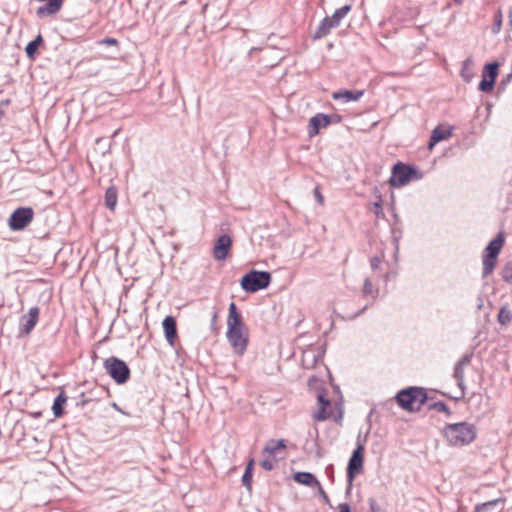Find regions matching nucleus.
Returning a JSON list of instances; mask_svg holds the SVG:
<instances>
[{"instance_id":"obj_33","label":"nucleus","mask_w":512,"mask_h":512,"mask_svg":"<svg viewBox=\"0 0 512 512\" xmlns=\"http://www.w3.org/2000/svg\"><path fill=\"white\" fill-rule=\"evenodd\" d=\"M362 295L364 297H366L368 295H372L373 299H375L377 297V295H378V290L374 291L372 282H371V280L369 278H366L364 280L363 288H362Z\"/></svg>"},{"instance_id":"obj_27","label":"nucleus","mask_w":512,"mask_h":512,"mask_svg":"<svg viewBox=\"0 0 512 512\" xmlns=\"http://www.w3.org/2000/svg\"><path fill=\"white\" fill-rule=\"evenodd\" d=\"M351 5H344L343 7L336 9L331 17H329L335 27H338L342 19L351 11Z\"/></svg>"},{"instance_id":"obj_25","label":"nucleus","mask_w":512,"mask_h":512,"mask_svg":"<svg viewBox=\"0 0 512 512\" xmlns=\"http://www.w3.org/2000/svg\"><path fill=\"white\" fill-rule=\"evenodd\" d=\"M286 448V443H285V440L283 439H280V440H274V439H271L269 440L264 449H263V454H269V455H273L275 454L278 450L280 449H285Z\"/></svg>"},{"instance_id":"obj_7","label":"nucleus","mask_w":512,"mask_h":512,"mask_svg":"<svg viewBox=\"0 0 512 512\" xmlns=\"http://www.w3.org/2000/svg\"><path fill=\"white\" fill-rule=\"evenodd\" d=\"M364 449V444L358 440L356 448L353 450L346 468V476L350 485L352 484L355 476L360 474L363 470Z\"/></svg>"},{"instance_id":"obj_23","label":"nucleus","mask_w":512,"mask_h":512,"mask_svg":"<svg viewBox=\"0 0 512 512\" xmlns=\"http://www.w3.org/2000/svg\"><path fill=\"white\" fill-rule=\"evenodd\" d=\"M464 366L455 364L453 377L457 381L458 387L461 389L460 396L456 397L455 400H459L465 395V384H464Z\"/></svg>"},{"instance_id":"obj_32","label":"nucleus","mask_w":512,"mask_h":512,"mask_svg":"<svg viewBox=\"0 0 512 512\" xmlns=\"http://www.w3.org/2000/svg\"><path fill=\"white\" fill-rule=\"evenodd\" d=\"M428 409L436 410L438 412H443V413H446L447 415H451V413H452L450 408L443 401H436V402L430 403L428 405Z\"/></svg>"},{"instance_id":"obj_38","label":"nucleus","mask_w":512,"mask_h":512,"mask_svg":"<svg viewBox=\"0 0 512 512\" xmlns=\"http://www.w3.org/2000/svg\"><path fill=\"white\" fill-rule=\"evenodd\" d=\"M471 358L472 354H465L456 364L466 367L471 362Z\"/></svg>"},{"instance_id":"obj_43","label":"nucleus","mask_w":512,"mask_h":512,"mask_svg":"<svg viewBox=\"0 0 512 512\" xmlns=\"http://www.w3.org/2000/svg\"><path fill=\"white\" fill-rule=\"evenodd\" d=\"M101 43L106 45H118V41L115 38H104Z\"/></svg>"},{"instance_id":"obj_37","label":"nucleus","mask_w":512,"mask_h":512,"mask_svg":"<svg viewBox=\"0 0 512 512\" xmlns=\"http://www.w3.org/2000/svg\"><path fill=\"white\" fill-rule=\"evenodd\" d=\"M261 467L266 471H271L274 468V463L270 459H264L260 463Z\"/></svg>"},{"instance_id":"obj_41","label":"nucleus","mask_w":512,"mask_h":512,"mask_svg":"<svg viewBox=\"0 0 512 512\" xmlns=\"http://www.w3.org/2000/svg\"><path fill=\"white\" fill-rule=\"evenodd\" d=\"M380 263H381V259L379 257H373L370 261L372 270L378 269Z\"/></svg>"},{"instance_id":"obj_46","label":"nucleus","mask_w":512,"mask_h":512,"mask_svg":"<svg viewBox=\"0 0 512 512\" xmlns=\"http://www.w3.org/2000/svg\"><path fill=\"white\" fill-rule=\"evenodd\" d=\"M512 79V72H510L508 75H506L502 81H501V85H505L507 83H509Z\"/></svg>"},{"instance_id":"obj_11","label":"nucleus","mask_w":512,"mask_h":512,"mask_svg":"<svg viewBox=\"0 0 512 512\" xmlns=\"http://www.w3.org/2000/svg\"><path fill=\"white\" fill-rule=\"evenodd\" d=\"M232 246V239L229 235L223 234L217 239L214 248L213 256L216 260H225Z\"/></svg>"},{"instance_id":"obj_10","label":"nucleus","mask_w":512,"mask_h":512,"mask_svg":"<svg viewBox=\"0 0 512 512\" xmlns=\"http://www.w3.org/2000/svg\"><path fill=\"white\" fill-rule=\"evenodd\" d=\"M228 311L227 332L244 330L245 324L235 302L229 304Z\"/></svg>"},{"instance_id":"obj_6","label":"nucleus","mask_w":512,"mask_h":512,"mask_svg":"<svg viewBox=\"0 0 512 512\" xmlns=\"http://www.w3.org/2000/svg\"><path fill=\"white\" fill-rule=\"evenodd\" d=\"M34 218V210L31 207H18L8 219L9 228L12 231H21L25 229Z\"/></svg>"},{"instance_id":"obj_16","label":"nucleus","mask_w":512,"mask_h":512,"mask_svg":"<svg viewBox=\"0 0 512 512\" xmlns=\"http://www.w3.org/2000/svg\"><path fill=\"white\" fill-rule=\"evenodd\" d=\"M452 134L451 128H443L441 126H437L431 134L428 149H433V147L439 143L440 141L448 139Z\"/></svg>"},{"instance_id":"obj_30","label":"nucleus","mask_w":512,"mask_h":512,"mask_svg":"<svg viewBox=\"0 0 512 512\" xmlns=\"http://www.w3.org/2000/svg\"><path fill=\"white\" fill-rule=\"evenodd\" d=\"M497 320L503 326H505L511 322L512 312L508 308V306L505 305L500 308L498 316H497Z\"/></svg>"},{"instance_id":"obj_29","label":"nucleus","mask_w":512,"mask_h":512,"mask_svg":"<svg viewBox=\"0 0 512 512\" xmlns=\"http://www.w3.org/2000/svg\"><path fill=\"white\" fill-rule=\"evenodd\" d=\"M497 264V258H490V256L484 255L483 256V272L482 276L483 278H486L489 276Z\"/></svg>"},{"instance_id":"obj_26","label":"nucleus","mask_w":512,"mask_h":512,"mask_svg":"<svg viewBox=\"0 0 512 512\" xmlns=\"http://www.w3.org/2000/svg\"><path fill=\"white\" fill-rule=\"evenodd\" d=\"M43 42V38L41 36V34H38L36 36V38L32 41H30L26 48H25V52H26V55L28 58L30 59H34L37 52H38V49H39V46L42 44Z\"/></svg>"},{"instance_id":"obj_42","label":"nucleus","mask_w":512,"mask_h":512,"mask_svg":"<svg viewBox=\"0 0 512 512\" xmlns=\"http://www.w3.org/2000/svg\"><path fill=\"white\" fill-rule=\"evenodd\" d=\"M88 403V400L85 398L84 393H81L79 396V401H77V406L83 408Z\"/></svg>"},{"instance_id":"obj_21","label":"nucleus","mask_w":512,"mask_h":512,"mask_svg":"<svg viewBox=\"0 0 512 512\" xmlns=\"http://www.w3.org/2000/svg\"><path fill=\"white\" fill-rule=\"evenodd\" d=\"M332 28H336L335 25L332 23L329 17H325L322 19L317 30L315 31L313 39L317 40L326 37Z\"/></svg>"},{"instance_id":"obj_40","label":"nucleus","mask_w":512,"mask_h":512,"mask_svg":"<svg viewBox=\"0 0 512 512\" xmlns=\"http://www.w3.org/2000/svg\"><path fill=\"white\" fill-rule=\"evenodd\" d=\"M316 487L318 488V492H319V495L321 496V498L326 502V503H329V497L327 495V493L324 491V489L322 488L321 484L319 483V485H316Z\"/></svg>"},{"instance_id":"obj_8","label":"nucleus","mask_w":512,"mask_h":512,"mask_svg":"<svg viewBox=\"0 0 512 512\" xmlns=\"http://www.w3.org/2000/svg\"><path fill=\"white\" fill-rule=\"evenodd\" d=\"M499 64L498 62H490L484 66L482 80L479 83L478 89L481 92L489 93L494 89L495 81L498 76Z\"/></svg>"},{"instance_id":"obj_18","label":"nucleus","mask_w":512,"mask_h":512,"mask_svg":"<svg viewBox=\"0 0 512 512\" xmlns=\"http://www.w3.org/2000/svg\"><path fill=\"white\" fill-rule=\"evenodd\" d=\"M364 94L363 90H340L334 92L332 97L334 100H344V102L358 101Z\"/></svg>"},{"instance_id":"obj_20","label":"nucleus","mask_w":512,"mask_h":512,"mask_svg":"<svg viewBox=\"0 0 512 512\" xmlns=\"http://www.w3.org/2000/svg\"><path fill=\"white\" fill-rule=\"evenodd\" d=\"M68 397L66 396L64 390H61L60 393L54 399L52 405V411L55 418H60L64 414V407L67 402Z\"/></svg>"},{"instance_id":"obj_48","label":"nucleus","mask_w":512,"mask_h":512,"mask_svg":"<svg viewBox=\"0 0 512 512\" xmlns=\"http://www.w3.org/2000/svg\"><path fill=\"white\" fill-rule=\"evenodd\" d=\"M216 319H217V312H216V311H214V312H213V315H212V319H211V323H212V325L215 323Z\"/></svg>"},{"instance_id":"obj_47","label":"nucleus","mask_w":512,"mask_h":512,"mask_svg":"<svg viewBox=\"0 0 512 512\" xmlns=\"http://www.w3.org/2000/svg\"><path fill=\"white\" fill-rule=\"evenodd\" d=\"M502 20L501 15H499V19L496 21L494 31L498 32L501 28Z\"/></svg>"},{"instance_id":"obj_4","label":"nucleus","mask_w":512,"mask_h":512,"mask_svg":"<svg viewBox=\"0 0 512 512\" xmlns=\"http://www.w3.org/2000/svg\"><path fill=\"white\" fill-rule=\"evenodd\" d=\"M421 177V173L415 166L398 162L392 168L389 183L392 187H401L408 184L411 180L420 179Z\"/></svg>"},{"instance_id":"obj_2","label":"nucleus","mask_w":512,"mask_h":512,"mask_svg":"<svg viewBox=\"0 0 512 512\" xmlns=\"http://www.w3.org/2000/svg\"><path fill=\"white\" fill-rule=\"evenodd\" d=\"M427 399V393L419 387H408L399 391L396 395L398 405L409 412L420 411Z\"/></svg>"},{"instance_id":"obj_14","label":"nucleus","mask_w":512,"mask_h":512,"mask_svg":"<svg viewBox=\"0 0 512 512\" xmlns=\"http://www.w3.org/2000/svg\"><path fill=\"white\" fill-rule=\"evenodd\" d=\"M166 341L173 346L177 338V323L173 316H166L162 322Z\"/></svg>"},{"instance_id":"obj_34","label":"nucleus","mask_w":512,"mask_h":512,"mask_svg":"<svg viewBox=\"0 0 512 512\" xmlns=\"http://www.w3.org/2000/svg\"><path fill=\"white\" fill-rule=\"evenodd\" d=\"M503 281L512 285V263L506 264L501 270Z\"/></svg>"},{"instance_id":"obj_19","label":"nucleus","mask_w":512,"mask_h":512,"mask_svg":"<svg viewBox=\"0 0 512 512\" xmlns=\"http://www.w3.org/2000/svg\"><path fill=\"white\" fill-rule=\"evenodd\" d=\"M504 506V501L502 499H494L491 501H487L482 504H478L475 507L474 512H501Z\"/></svg>"},{"instance_id":"obj_44","label":"nucleus","mask_w":512,"mask_h":512,"mask_svg":"<svg viewBox=\"0 0 512 512\" xmlns=\"http://www.w3.org/2000/svg\"><path fill=\"white\" fill-rule=\"evenodd\" d=\"M339 512H351V507L348 503H342L339 505Z\"/></svg>"},{"instance_id":"obj_28","label":"nucleus","mask_w":512,"mask_h":512,"mask_svg":"<svg viewBox=\"0 0 512 512\" xmlns=\"http://www.w3.org/2000/svg\"><path fill=\"white\" fill-rule=\"evenodd\" d=\"M473 61L471 58H467L462 63L461 76L466 82H470L474 76L472 71Z\"/></svg>"},{"instance_id":"obj_22","label":"nucleus","mask_w":512,"mask_h":512,"mask_svg":"<svg viewBox=\"0 0 512 512\" xmlns=\"http://www.w3.org/2000/svg\"><path fill=\"white\" fill-rule=\"evenodd\" d=\"M294 480L297 483L303 484L308 487H316L319 485L317 478L310 472H297L294 474Z\"/></svg>"},{"instance_id":"obj_50","label":"nucleus","mask_w":512,"mask_h":512,"mask_svg":"<svg viewBox=\"0 0 512 512\" xmlns=\"http://www.w3.org/2000/svg\"><path fill=\"white\" fill-rule=\"evenodd\" d=\"M367 307H368V305H365V306L363 307V309H362V310H361L357 315H360L363 311H365V310L367 309Z\"/></svg>"},{"instance_id":"obj_17","label":"nucleus","mask_w":512,"mask_h":512,"mask_svg":"<svg viewBox=\"0 0 512 512\" xmlns=\"http://www.w3.org/2000/svg\"><path fill=\"white\" fill-rule=\"evenodd\" d=\"M504 241L505 239L503 234L499 233L492 241L489 242L485 248L484 255L490 256V258H497L504 244Z\"/></svg>"},{"instance_id":"obj_1","label":"nucleus","mask_w":512,"mask_h":512,"mask_svg":"<svg viewBox=\"0 0 512 512\" xmlns=\"http://www.w3.org/2000/svg\"><path fill=\"white\" fill-rule=\"evenodd\" d=\"M441 433L448 445L463 447L469 445L476 439L477 428L474 424L463 421L446 424Z\"/></svg>"},{"instance_id":"obj_9","label":"nucleus","mask_w":512,"mask_h":512,"mask_svg":"<svg viewBox=\"0 0 512 512\" xmlns=\"http://www.w3.org/2000/svg\"><path fill=\"white\" fill-rule=\"evenodd\" d=\"M226 337L236 354L243 355L245 353L249 339L244 334V330L226 332Z\"/></svg>"},{"instance_id":"obj_24","label":"nucleus","mask_w":512,"mask_h":512,"mask_svg":"<svg viewBox=\"0 0 512 512\" xmlns=\"http://www.w3.org/2000/svg\"><path fill=\"white\" fill-rule=\"evenodd\" d=\"M118 192L115 186H110L105 192V206L114 211L117 205Z\"/></svg>"},{"instance_id":"obj_12","label":"nucleus","mask_w":512,"mask_h":512,"mask_svg":"<svg viewBox=\"0 0 512 512\" xmlns=\"http://www.w3.org/2000/svg\"><path fill=\"white\" fill-rule=\"evenodd\" d=\"M39 308H30L27 315H23L20 319V331L26 335L30 334L38 322Z\"/></svg>"},{"instance_id":"obj_35","label":"nucleus","mask_w":512,"mask_h":512,"mask_svg":"<svg viewBox=\"0 0 512 512\" xmlns=\"http://www.w3.org/2000/svg\"><path fill=\"white\" fill-rule=\"evenodd\" d=\"M371 211H373L377 218L384 217L382 197L380 194L377 196V201L373 203Z\"/></svg>"},{"instance_id":"obj_49","label":"nucleus","mask_w":512,"mask_h":512,"mask_svg":"<svg viewBox=\"0 0 512 512\" xmlns=\"http://www.w3.org/2000/svg\"><path fill=\"white\" fill-rule=\"evenodd\" d=\"M482 305H483L482 299L479 297V302H478V309L479 310L482 308Z\"/></svg>"},{"instance_id":"obj_36","label":"nucleus","mask_w":512,"mask_h":512,"mask_svg":"<svg viewBox=\"0 0 512 512\" xmlns=\"http://www.w3.org/2000/svg\"><path fill=\"white\" fill-rule=\"evenodd\" d=\"M369 512H385V510L378 504L375 498L368 499Z\"/></svg>"},{"instance_id":"obj_13","label":"nucleus","mask_w":512,"mask_h":512,"mask_svg":"<svg viewBox=\"0 0 512 512\" xmlns=\"http://www.w3.org/2000/svg\"><path fill=\"white\" fill-rule=\"evenodd\" d=\"M329 126V115L324 113H317L309 120L308 135L310 137L319 134L320 129Z\"/></svg>"},{"instance_id":"obj_31","label":"nucleus","mask_w":512,"mask_h":512,"mask_svg":"<svg viewBox=\"0 0 512 512\" xmlns=\"http://www.w3.org/2000/svg\"><path fill=\"white\" fill-rule=\"evenodd\" d=\"M253 465L254 461L250 460L249 463L246 465L244 474L242 476V484L247 487L248 489H251V482H252V475H253Z\"/></svg>"},{"instance_id":"obj_45","label":"nucleus","mask_w":512,"mask_h":512,"mask_svg":"<svg viewBox=\"0 0 512 512\" xmlns=\"http://www.w3.org/2000/svg\"><path fill=\"white\" fill-rule=\"evenodd\" d=\"M314 195H315V197H316V199H317V201H318L319 203H323V196H322V194L320 193V191H319V189H318V188H315V189H314Z\"/></svg>"},{"instance_id":"obj_3","label":"nucleus","mask_w":512,"mask_h":512,"mask_svg":"<svg viewBox=\"0 0 512 512\" xmlns=\"http://www.w3.org/2000/svg\"><path fill=\"white\" fill-rule=\"evenodd\" d=\"M271 282V274L267 271L251 270L240 280L241 288L248 293L266 289Z\"/></svg>"},{"instance_id":"obj_5","label":"nucleus","mask_w":512,"mask_h":512,"mask_svg":"<svg viewBox=\"0 0 512 512\" xmlns=\"http://www.w3.org/2000/svg\"><path fill=\"white\" fill-rule=\"evenodd\" d=\"M106 373L119 385L125 384L131 375L130 368L125 361L111 356L104 361Z\"/></svg>"},{"instance_id":"obj_15","label":"nucleus","mask_w":512,"mask_h":512,"mask_svg":"<svg viewBox=\"0 0 512 512\" xmlns=\"http://www.w3.org/2000/svg\"><path fill=\"white\" fill-rule=\"evenodd\" d=\"M319 410L314 414V419L317 421H324L329 418L330 413L327 412V408L330 406V400L326 397L323 392L318 393L317 396Z\"/></svg>"},{"instance_id":"obj_39","label":"nucleus","mask_w":512,"mask_h":512,"mask_svg":"<svg viewBox=\"0 0 512 512\" xmlns=\"http://www.w3.org/2000/svg\"><path fill=\"white\" fill-rule=\"evenodd\" d=\"M342 122V116L339 114H330L329 115V125L331 124H339Z\"/></svg>"}]
</instances>
